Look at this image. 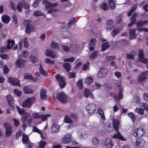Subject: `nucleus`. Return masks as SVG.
I'll list each match as a JSON object with an SVG mask.
<instances>
[{
    "instance_id": "obj_50",
    "label": "nucleus",
    "mask_w": 148,
    "mask_h": 148,
    "mask_svg": "<svg viewBox=\"0 0 148 148\" xmlns=\"http://www.w3.org/2000/svg\"><path fill=\"white\" fill-rule=\"evenodd\" d=\"M100 7L105 10H106L109 9V7L107 4L105 3L101 4L100 5Z\"/></svg>"
},
{
    "instance_id": "obj_56",
    "label": "nucleus",
    "mask_w": 148,
    "mask_h": 148,
    "mask_svg": "<svg viewBox=\"0 0 148 148\" xmlns=\"http://www.w3.org/2000/svg\"><path fill=\"white\" fill-rule=\"evenodd\" d=\"M6 98L8 103L9 104H11L13 101V99L12 96L10 95H8L6 96Z\"/></svg>"
},
{
    "instance_id": "obj_12",
    "label": "nucleus",
    "mask_w": 148,
    "mask_h": 148,
    "mask_svg": "<svg viewBox=\"0 0 148 148\" xmlns=\"http://www.w3.org/2000/svg\"><path fill=\"white\" fill-rule=\"evenodd\" d=\"M5 130V134L7 136H9L11 135L12 132L11 129L12 126L11 125L8 123H4V125Z\"/></svg>"
},
{
    "instance_id": "obj_26",
    "label": "nucleus",
    "mask_w": 148,
    "mask_h": 148,
    "mask_svg": "<svg viewBox=\"0 0 148 148\" xmlns=\"http://www.w3.org/2000/svg\"><path fill=\"white\" fill-rule=\"evenodd\" d=\"M99 53L98 51L95 50L93 53L90 55L89 58L90 59H94L97 58L99 55Z\"/></svg>"
},
{
    "instance_id": "obj_63",
    "label": "nucleus",
    "mask_w": 148,
    "mask_h": 148,
    "mask_svg": "<svg viewBox=\"0 0 148 148\" xmlns=\"http://www.w3.org/2000/svg\"><path fill=\"white\" fill-rule=\"evenodd\" d=\"M18 112L21 115H22L25 113V111L23 109H21L18 107V106H16Z\"/></svg>"
},
{
    "instance_id": "obj_6",
    "label": "nucleus",
    "mask_w": 148,
    "mask_h": 148,
    "mask_svg": "<svg viewBox=\"0 0 148 148\" xmlns=\"http://www.w3.org/2000/svg\"><path fill=\"white\" fill-rule=\"evenodd\" d=\"M57 99L62 103H65L68 100L66 95L64 92L58 93L57 96Z\"/></svg>"
},
{
    "instance_id": "obj_32",
    "label": "nucleus",
    "mask_w": 148,
    "mask_h": 148,
    "mask_svg": "<svg viewBox=\"0 0 148 148\" xmlns=\"http://www.w3.org/2000/svg\"><path fill=\"white\" fill-rule=\"evenodd\" d=\"M31 116V114L30 113H26L25 114L22 116L21 118L22 121L25 122L27 121L28 118Z\"/></svg>"
},
{
    "instance_id": "obj_44",
    "label": "nucleus",
    "mask_w": 148,
    "mask_h": 148,
    "mask_svg": "<svg viewBox=\"0 0 148 148\" xmlns=\"http://www.w3.org/2000/svg\"><path fill=\"white\" fill-rule=\"evenodd\" d=\"M51 116V115L50 114H47L46 115H40L39 117L42 121H45L47 119V118Z\"/></svg>"
},
{
    "instance_id": "obj_52",
    "label": "nucleus",
    "mask_w": 148,
    "mask_h": 148,
    "mask_svg": "<svg viewBox=\"0 0 148 148\" xmlns=\"http://www.w3.org/2000/svg\"><path fill=\"white\" fill-rule=\"evenodd\" d=\"M90 94V90L87 88H85L84 90V95L86 97H87Z\"/></svg>"
},
{
    "instance_id": "obj_9",
    "label": "nucleus",
    "mask_w": 148,
    "mask_h": 148,
    "mask_svg": "<svg viewBox=\"0 0 148 148\" xmlns=\"http://www.w3.org/2000/svg\"><path fill=\"white\" fill-rule=\"evenodd\" d=\"M45 55L53 58L57 57L58 55L54 51L50 49L46 50L45 51Z\"/></svg>"
},
{
    "instance_id": "obj_4",
    "label": "nucleus",
    "mask_w": 148,
    "mask_h": 148,
    "mask_svg": "<svg viewBox=\"0 0 148 148\" xmlns=\"http://www.w3.org/2000/svg\"><path fill=\"white\" fill-rule=\"evenodd\" d=\"M108 73V69L106 68L101 67L97 73V77L99 78H103L107 75Z\"/></svg>"
},
{
    "instance_id": "obj_5",
    "label": "nucleus",
    "mask_w": 148,
    "mask_h": 148,
    "mask_svg": "<svg viewBox=\"0 0 148 148\" xmlns=\"http://www.w3.org/2000/svg\"><path fill=\"white\" fill-rule=\"evenodd\" d=\"M97 107L94 103H90L86 106V110L87 112L90 114H93L96 111Z\"/></svg>"
},
{
    "instance_id": "obj_15",
    "label": "nucleus",
    "mask_w": 148,
    "mask_h": 148,
    "mask_svg": "<svg viewBox=\"0 0 148 148\" xmlns=\"http://www.w3.org/2000/svg\"><path fill=\"white\" fill-rule=\"evenodd\" d=\"M26 63L25 61L22 59H18L15 62V65L19 68H21L24 67Z\"/></svg>"
},
{
    "instance_id": "obj_10",
    "label": "nucleus",
    "mask_w": 148,
    "mask_h": 148,
    "mask_svg": "<svg viewBox=\"0 0 148 148\" xmlns=\"http://www.w3.org/2000/svg\"><path fill=\"white\" fill-rule=\"evenodd\" d=\"M144 130L142 128L135 130L133 134L134 136L137 138L142 137L145 133Z\"/></svg>"
},
{
    "instance_id": "obj_41",
    "label": "nucleus",
    "mask_w": 148,
    "mask_h": 148,
    "mask_svg": "<svg viewBox=\"0 0 148 148\" xmlns=\"http://www.w3.org/2000/svg\"><path fill=\"white\" fill-rule=\"evenodd\" d=\"M93 81V79L92 77H88L85 80V83L87 85H90Z\"/></svg>"
},
{
    "instance_id": "obj_25",
    "label": "nucleus",
    "mask_w": 148,
    "mask_h": 148,
    "mask_svg": "<svg viewBox=\"0 0 148 148\" xmlns=\"http://www.w3.org/2000/svg\"><path fill=\"white\" fill-rule=\"evenodd\" d=\"M110 46V45L108 42L103 43L102 44L101 51H106Z\"/></svg>"
},
{
    "instance_id": "obj_19",
    "label": "nucleus",
    "mask_w": 148,
    "mask_h": 148,
    "mask_svg": "<svg viewBox=\"0 0 148 148\" xmlns=\"http://www.w3.org/2000/svg\"><path fill=\"white\" fill-rule=\"evenodd\" d=\"M145 140L142 139H138L135 143V145L137 147H143L145 145Z\"/></svg>"
},
{
    "instance_id": "obj_22",
    "label": "nucleus",
    "mask_w": 148,
    "mask_h": 148,
    "mask_svg": "<svg viewBox=\"0 0 148 148\" xmlns=\"http://www.w3.org/2000/svg\"><path fill=\"white\" fill-rule=\"evenodd\" d=\"M24 43V46L25 47H27L29 46L28 43L27 42V39L26 37H25L23 40H21L19 43V47L20 49H21L22 48V46L23 45V43Z\"/></svg>"
},
{
    "instance_id": "obj_1",
    "label": "nucleus",
    "mask_w": 148,
    "mask_h": 148,
    "mask_svg": "<svg viewBox=\"0 0 148 148\" xmlns=\"http://www.w3.org/2000/svg\"><path fill=\"white\" fill-rule=\"evenodd\" d=\"M112 125L111 126L109 125L107 130L108 131L111 132L113 131L114 129L116 132L117 133L114 134L113 136V138H118L120 140H125V139L121 133L118 131L119 129V125L120 124V122L119 119H117L114 118L112 120Z\"/></svg>"
},
{
    "instance_id": "obj_57",
    "label": "nucleus",
    "mask_w": 148,
    "mask_h": 148,
    "mask_svg": "<svg viewBox=\"0 0 148 148\" xmlns=\"http://www.w3.org/2000/svg\"><path fill=\"white\" fill-rule=\"evenodd\" d=\"M0 57L3 59L8 60L9 58V56L8 54H0Z\"/></svg>"
},
{
    "instance_id": "obj_8",
    "label": "nucleus",
    "mask_w": 148,
    "mask_h": 148,
    "mask_svg": "<svg viewBox=\"0 0 148 148\" xmlns=\"http://www.w3.org/2000/svg\"><path fill=\"white\" fill-rule=\"evenodd\" d=\"M56 77L57 81L59 82V85L61 88H63L66 85L64 77L60 74L56 75Z\"/></svg>"
},
{
    "instance_id": "obj_18",
    "label": "nucleus",
    "mask_w": 148,
    "mask_h": 148,
    "mask_svg": "<svg viewBox=\"0 0 148 148\" xmlns=\"http://www.w3.org/2000/svg\"><path fill=\"white\" fill-rule=\"evenodd\" d=\"M105 146L107 148H111L113 146V142L110 138H107L105 142Z\"/></svg>"
},
{
    "instance_id": "obj_64",
    "label": "nucleus",
    "mask_w": 148,
    "mask_h": 148,
    "mask_svg": "<svg viewBox=\"0 0 148 148\" xmlns=\"http://www.w3.org/2000/svg\"><path fill=\"white\" fill-rule=\"evenodd\" d=\"M41 1L42 0H36L32 5V6L35 8L37 7L39 4V2Z\"/></svg>"
},
{
    "instance_id": "obj_62",
    "label": "nucleus",
    "mask_w": 148,
    "mask_h": 148,
    "mask_svg": "<svg viewBox=\"0 0 148 148\" xmlns=\"http://www.w3.org/2000/svg\"><path fill=\"white\" fill-rule=\"evenodd\" d=\"M33 132H36L39 134H40L41 135V138H42V133L40 132V131L38 129V128L36 127H33Z\"/></svg>"
},
{
    "instance_id": "obj_33",
    "label": "nucleus",
    "mask_w": 148,
    "mask_h": 148,
    "mask_svg": "<svg viewBox=\"0 0 148 148\" xmlns=\"http://www.w3.org/2000/svg\"><path fill=\"white\" fill-rule=\"evenodd\" d=\"M24 78L25 79H31L33 81H36L37 80V79L36 77H33V76L31 75L28 74H25L24 75Z\"/></svg>"
},
{
    "instance_id": "obj_7",
    "label": "nucleus",
    "mask_w": 148,
    "mask_h": 148,
    "mask_svg": "<svg viewBox=\"0 0 148 148\" xmlns=\"http://www.w3.org/2000/svg\"><path fill=\"white\" fill-rule=\"evenodd\" d=\"M56 77L57 81L59 82V85L61 88H63L66 85L64 77L60 74L56 75Z\"/></svg>"
},
{
    "instance_id": "obj_23",
    "label": "nucleus",
    "mask_w": 148,
    "mask_h": 148,
    "mask_svg": "<svg viewBox=\"0 0 148 148\" xmlns=\"http://www.w3.org/2000/svg\"><path fill=\"white\" fill-rule=\"evenodd\" d=\"M96 43L95 39H92L90 40L89 43V49L90 50L92 51L94 49V47Z\"/></svg>"
},
{
    "instance_id": "obj_42",
    "label": "nucleus",
    "mask_w": 148,
    "mask_h": 148,
    "mask_svg": "<svg viewBox=\"0 0 148 148\" xmlns=\"http://www.w3.org/2000/svg\"><path fill=\"white\" fill-rule=\"evenodd\" d=\"M44 14L40 10H36L33 14V15L34 16H44Z\"/></svg>"
},
{
    "instance_id": "obj_48",
    "label": "nucleus",
    "mask_w": 148,
    "mask_h": 148,
    "mask_svg": "<svg viewBox=\"0 0 148 148\" xmlns=\"http://www.w3.org/2000/svg\"><path fill=\"white\" fill-rule=\"evenodd\" d=\"M92 142L94 145H97L98 144L99 142L98 138L96 137H94L92 138Z\"/></svg>"
},
{
    "instance_id": "obj_35",
    "label": "nucleus",
    "mask_w": 148,
    "mask_h": 148,
    "mask_svg": "<svg viewBox=\"0 0 148 148\" xmlns=\"http://www.w3.org/2000/svg\"><path fill=\"white\" fill-rule=\"evenodd\" d=\"M75 23V19H72L69 22L68 24L65 25L64 28L66 29L70 28Z\"/></svg>"
},
{
    "instance_id": "obj_54",
    "label": "nucleus",
    "mask_w": 148,
    "mask_h": 148,
    "mask_svg": "<svg viewBox=\"0 0 148 148\" xmlns=\"http://www.w3.org/2000/svg\"><path fill=\"white\" fill-rule=\"evenodd\" d=\"M137 16V14L136 13H134L131 18L132 23H136V20Z\"/></svg>"
},
{
    "instance_id": "obj_11",
    "label": "nucleus",
    "mask_w": 148,
    "mask_h": 148,
    "mask_svg": "<svg viewBox=\"0 0 148 148\" xmlns=\"http://www.w3.org/2000/svg\"><path fill=\"white\" fill-rule=\"evenodd\" d=\"M8 81L10 84L12 85H16L20 86V82L19 80L16 78H12L9 77L8 79Z\"/></svg>"
},
{
    "instance_id": "obj_28",
    "label": "nucleus",
    "mask_w": 148,
    "mask_h": 148,
    "mask_svg": "<svg viewBox=\"0 0 148 148\" xmlns=\"http://www.w3.org/2000/svg\"><path fill=\"white\" fill-rule=\"evenodd\" d=\"M46 90L45 89H42L40 92V97L42 100H45L47 98V96L46 95Z\"/></svg>"
},
{
    "instance_id": "obj_17",
    "label": "nucleus",
    "mask_w": 148,
    "mask_h": 148,
    "mask_svg": "<svg viewBox=\"0 0 148 148\" xmlns=\"http://www.w3.org/2000/svg\"><path fill=\"white\" fill-rule=\"evenodd\" d=\"M71 135L70 134H67L64 135L62 139V141L64 143H70L71 141Z\"/></svg>"
},
{
    "instance_id": "obj_55",
    "label": "nucleus",
    "mask_w": 148,
    "mask_h": 148,
    "mask_svg": "<svg viewBox=\"0 0 148 148\" xmlns=\"http://www.w3.org/2000/svg\"><path fill=\"white\" fill-rule=\"evenodd\" d=\"M63 66L67 71H69L71 69V66L69 63H65L63 64Z\"/></svg>"
},
{
    "instance_id": "obj_36",
    "label": "nucleus",
    "mask_w": 148,
    "mask_h": 148,
    "mask_svg": "<svg viewBox=\"0 0 148 148\" xmlns=\"http://www.w3.org/2000/svg\"><path fill=\"white\" fill-rule=\"evenodd\" d=\"M51 47L53 49H60L59 44L57 42L53 41L51 42Z\"/></svg>"
},
{
    "instance_id": "obj_46",
    "label": "nucleus",
    "mask_w": 148,
    "mask_h": 148,
    "mask_svg": "<svg viewBox=\"0 0 148 148\" xmlns=\"http://www.w3.org/2000/svg\"><path fill=\"white\" fill-rule=\"evenodd\" d=\"M135 32V29H132L130 30V34L131 38H133L136 37V35Z\"/></svg>"
},
{
    "instance_id": "obj_2",
    "label": "nucleus",
    "mask_w": 148,
    "mask_h": 148,
    "mask_svg": "<svg viewBox=\"0 0 148 148\" xmlns=\"http://www.w3.org/2000/svg\"><path fill=\"white\" fill-rule=\"evenodd\" d=\"M35 100L36 98L35 97H29L23 102L22 106L25 108L30 107L35 101Z\"/></svg>"
},
{
    "instance_id": "obj_27",
    "label": "nucleus",
    "mask_w": 148,
    "mask_h": 148,
    "mask_svg": "<svg viewBox=\"0 0 148 148\" xmlns=\"http://www.w3.org/2000/svg\"><path fill=\"white\" fill-rule=\"evenodd\" d=\"M35 29V28L32 25H27L25 27V32L29 34Z\"/></svg>"
},
{
    "instance_id": "obj_43",
    "label": "nucleus",
    "mask_w": 148,
    "mask_h": 148,
    "mask_svg": "<svg viewBox=\"0 0 148 148\" xmlns=\"http://www.w3.org/2000/svg\"><path fill=\"white\" fill-rule=\"evenodd\" d=\"M39 71L40 73L42 75L45 76H47L48 75V74L47 72L46 71L44 70L41 64H40V66L39 69Z\"/></svg>"
},
{
    "instance_id": "obj_29",
    "label": "nucleus",
    "mask_w": 148,
    "mask_h": 148,
    "mask_svg": "<svg viewBox=\"0 0 148 148\" xmlns=\"http://www.w3.org/2000/svg\"><path fill=\"white\" fill-rule=\"evenodd\" d=\"M22 141L24 144H26L30 143L28 136L25 134H23Z\"/></svg>"
},
{
    "instance_id": "obj_3",
    "label": "nucleus",
    "mask_w": 148,
    "mask_h": 148,
    "mask_svg": "<svg viewBox=\"0 0 148 148\" xmlns=\"http://www.w3.org/2000/svg\"><path fill=\"white\" fill-rule=\"evenodd\" d=\"M148 77V71H145L140 73L137 78L138 81L140 83L143 84L145 82Z\"/></svg>"
},
{
    "instance_id": "obj_60",
    "label": "nucleus",
    "mask_w": 148,
    "mask_h": 148,
    "mask_svg": "<svg viewBox=\"0 0 148 148\" xmlns=\"http://www.w3.org/2000/svg\"><path fill=\"white\" fill-rule=\"evenodd\" d=\"M23 7V4L21 3H19L17 5L16 8L18 11L21 12L22 10V8Z\"/></svg>"
},
{
    "instance_id": "obj_59",
    "label": "nucleus",
    "mask_w": 148,
    "mask_h": 148,
    "mask_svg": "<svg viewBox=\"0 0 148 148\" xmlns=\"http://www.w3.org/2000/svg\"><path fill=\"white\" fill-rule=\"evenodd\" d=\"M45 62L47 64H54L55 63L54 60H53L51 61L50 59L49 58H47L45 60Z\"/></svg>"
},
{
    "instance_id": "obj_49",
    "label": "nucleus",
    "mask_w": 148,
    "mask_h": 148,
    "mask_svg": "<svg viewBox=\"0 0 148 148\" xmlns=\"http://www.w3.org/2000/svg\"><path fill=\"white\" fill-rule=\"evenodd\" d=\"M136 112L138 113L140 115H142L144 113V110L142 108H136L135 110Z\"/></svg>"
},
{
    "instance_id": "obj_53",
    "label": "nucleus",
    "mask_w": 148,
    "mask_h": 148,
    "mask_svg": "<svg viewBox=\"0 0 148 148\" xmlns=\"http://www.w3.org/2000/svg\"><path fill=\"white\" fill-rule=\"evenodd\" d=\"M89 64V63L88 62L83 65L82 67L83 70L85 71L89 70L90 69Z\"/></svg>"
},
{
    "instance_id": "obj_40",
    "label": "nucleus",
    "mask_w": 148,
    "mask_h": 148,
    "mask_svg": "<svg viewBox=\"0 0 148 148\" xmlns=\"http://www.w3.org/2000/svg\"><path fill=\"white\" fill-rule=\"evenodd\" d=\"M14 44V42L13 40H9L8 41V44L7 45V48L8 49L12 48Z\"/></svg>"
},
{
    "instance_id": "obj_30",
    "label": "nucleus",
    "mask_w": 148,
    "mask_h": 148,
    "mask_svg": "<svg viewBox=\"0 0 148 148\" xmlns=\"http://www.w3.org/2000/svg\"><path fill=\"white\" fill-rule=\"evenodd\" d=\"M97 111L101 116V118L103 120H105L106 119L103 110L101 108H99L97 109Z\"/></svg>"
},
{
    "instance_id": "obj_61",
    "label": "nucleus",
    "mask_w": 148,
    "mask_h": 148,
    "mask_svg": "<svg viewBox=\"0 0 148 148\" xmlns=\"http://www.w3.org/2000/svg\"><path fill=\"white\" fill-rule=\"evenodd\" d=\"M128 116L132 118L133 122L134 121L136 120V117L134 114L132 112H130L128 114Z\"/></svg>"
},
{
    "instance_id": "obj_38",
    "label": "nucleus",
    "mask_w": 148,
    "mask_h": 148,
    "mask_svg": "<svg viewBox=\"0 0 148 148\" xmlns=\"http://www.w3.org/2000/svg\"><path fill=\"white\" fill-rule=\"evenodd\" d=\"M110 8L112 9H114L115 8V5L114 3L115 1L114 0H108Z\"/></svg>"
},
{
    "instance_id": "obj_14",
    "label": "nucleus",
    "mask_w": 148,
    "mask_h": 148,
    "mask_svg": "<svg viewBox=\"0 0 148 148\" xmlns=\"http://www.w3.org/2000/svg\"><path fill=\"white\" fill-rule=\"evenodd\" d=\"M64 121L65 122L67 123L71 124L69 127V128H70L73 127L76 125L75 124L73 123V121L67 115H66L65 116L64 119Z\"/></svg>"
},
{
    "instance_id": "obj_37",
    "label": "nucleus",
    "mask_w": 148,
    "mask_h": 148,
    "mask_svg": "<svg viewBox=\"0 0 148 148\" xmlns=\"http://www.w3.org/2000/svg\"><path fill=\"white\" fill-rule=\"evenodd\" d=\"M137 8V4H134L133 6L132 9L130 10L129 12L127 13V16H130L131 14L134 12Z\"/></svg>"
},
{
    "instance_id": "obj_47",
    "label": "nucleus",
    "mask_w": 148,
    "mask_h": 148,
    "mask_svg": "<svg viewBox=\"0 0 148 148\" xmlns=\"http://www.w3.org/2000/svg\"><path fill=\"white\" fill-rule=\"evenodd\" d=\"M77 86L80 89H82L83 86V81L81 79L79 80L77 82Z\"/></svg>"
},
{
    "instance_id": "obj_58",
    "label": "nucleus",
    "mask_w": 148,
    "mask_h": 148,
    "mask_svg": "<svg viewBox=\"0 0 148 148\" xmlns=\"http://www.w3.org/2000/svg\"><path fill=\"white\" fill-rule=\"evenodd\" d=\"M114 84L116 85V86L119 87L120 88H121V85L122 82L121 80H114Z\"/></svg>"
},
{
    "instance_id": "obj_45",
    "label": "nucleus",
    "mask_w": 148,
    "mask_h": 148,
    "mask_svg": "<svg viewBox=\"0 0 148 148\" xmlns=\"http://www.w3.org/2000/svg\"><path fill=\"white\" fill-rule=\"evenodd\" d=\"M148 22V20L144 21H140L137 23V26L138 27H142Z\"/></svg>"
},
{
    "instance_id": "obj_20",
    "label": "nucleus",
    "mask_w": 148,
    "mask_h": 148,
    "mask_svg": "<svg viewBox=\"0 0 148 148\" xmlns=\"http://www.w3.org/2000/svg\"><path fill=\"white\" fill-rule=\"evenodd\" d=\"M78 136L80 138L83 139H86L88 138V135L86 131L78 132Z\"/></svg>"
},
{
    "instance_id": "obj_13",
    "label": "nucleus",
    "mask_w": 148,
    "mask_h": 148,
    "mask_svg": "<svg viewBox=\"0 0 148 148\" xmlns=\"http://www.w3.org/2000/svg\"><path fill=\"white\" fill-rule=\"evenodd\" d=\"M139 52L138 55L139 57V60L143 63H146L148 61V59L145 58L144 57V53L143 51L142 50H139Z\"/></svg>"
},
{
    "instance_id": "obj_34",
    "label": "nucleus",
    "mask_w": 148,
    "mask_h": 148,
    "mask_svg": "<svg viewBox=\"0 0 148 148\" xmlns=\"http://www.w3.org/2000/svg\"><path fill=\"white\" fill-rule=\"evenodd\" d=\"M58 5L57 3H52L51 2H49V3L47 5H45V7L47 9H49L50 8H54L56 6Z\"/></svg>"
},
{
    "instance_id": "obj_51",
    "label": "nucleus",
    "mask_w": 148,
    "mask_h": 148,
    "mask_svg": "<svg viewBox=\"0 0 148 148\" xmlns=\"http://www.w3.org/2000/svg\"><path fill=\"white\" fill-rule=\"evenodd\" d=\"M31 61L33 63H35L38 61V58L34 56H31L30 57Z\"/></svg>"
},
{
    "instance_id": "obj_21",
    "label": "nucleus",
    "mask_w": 148,
    "mask_h": 148,
    "mask_svg": "<svg viewBox=\"0 0 148 148\" xmlns=\"http://www.w3.org/2000/svg\"><path fill=\"white\" fill-rule=\"evenodd\" d=\"M60 127L56 123H53L51 126V131L54 133H56L60 130Z\"/></svg>"
},
{
    "instance_id": "obj_24",
    "label": "nucleus",
    "mask_w": 148,
    "mask_h": 148,
    "mask_svg": "<svg viewBox=\"0 0 148 148\" xmlns=\"http://www.w3.org/2000/svg\"><path fill=\"white\" fill-rule=\"evenodd\" d=\"M1 20L3 23L8 24L10 21V18L7 15L5 14L2 16Z\"/></svg>"
},
{
    "instance_id": "obj_31",
    "label": "nucleus",
    "mask_w": 148,
    "mask_h": 148,
    "mask_svg": "<svg viewBox=\"0 0 148 148\" xmlns=\"http://www.w3.org/2000/svg\"><path fill=\"white\" fill-rule=\"evenodd\" d=\"M121 31L118 28H115L111 32V34L112 36L114 37L117 34L119 33Z\"/></svg>"
},
{
    "instance_id": "obj_39",
    "label": "nucleus",
    "mask_w": 148,
    "mask_h": 148,
    "mask_svg": "<svg viewBox=\"0 0 148 148\" xmlns=\"http://www.w3.org/2000/svg\"><path fill=\"white\" fill-rule=\"evenodd\" d=\"M23 91L26 93H32L34 92L33 90L29 88L27 86H25L24 87Z\"/></svg>"
},
{
    "instance_id": "obj_16",
    "label": "nucleus",
    "mask_w": 148,
    "mask_h": 148,
    "mask_svg": "<svg viewBox=\"0 0 148 148\" xmlns=\"http://www.w3.org/2000/svg\"><path fill=\"white\" fill-rule=\"evenodd\" d=\"M114 27V24L113 21L109 20L107 21L106 30L107 32L110 31Z\"/></svg>"
}]
</instances>
